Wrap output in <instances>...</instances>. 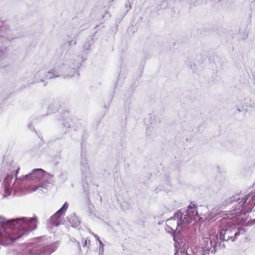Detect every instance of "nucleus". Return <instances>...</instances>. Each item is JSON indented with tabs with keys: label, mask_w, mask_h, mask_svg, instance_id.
Here are the masks:
<instances>
[{
	"label": "nucleus",
	"mask_w": 255,
	"mask_h": 255,
	"mask_svg": "<svg viewBox=\"0 0 255 255\" xmlns=\"http://www.w3.org/2000/svg\"><path fill=\"white\" fill-rule=\"evenodd\" d=\"M80 65V62L76 60L75 57L67 54L62 62L58 63L53 69L46 72V78L50 79L59 77L65 78L76 75L78 76L79 74L77 70Z\"/></svg>",
	"instance_id": "1"
},
{
	"label": "nucleus",
	"mask_w": 255,
	"mask_h": 255,
	"mask_svg": "<svg viewBox=\"0 0 255 255\" xmlns=\"http://www.w3.org/2000/svg\"><path fill=\"white\" fill-rule=\"evenodd\" d=\"M36 219L35 218H22L11 220L6 222L0 220V236L4 234H9L7 231L8 228L14 230L13 233H18V236L13 239L19 238L25 232L31 231L36 228Z\"/></svg>",
	"instance_id": "2"
},
{
	"label": "nucleus",
	"mask_w": 255,
	"mask_h": 255,
	"mask_svg": "<svg viewBox=\"0 0 255 255\" xmlns=\"http://www.w3.org/2000/svg\"><path fill=\"white\" fill-rule=\"evenodd\" d=\"M232 204L233 206H235V208L234 211L229 213L227 218L233 220L236 224H243L245 221L242 216L251 211L255 205V194H249L241 202L235 201Z\"/></svg>",
	"instance_id": "3"
},
{
	"label": "nucleus",
	"mask_w": 255,
	"mask_h": 255,
	"mask_svg": "<svg viewBox=\"0 0 255 255\" xmlns=\"http://www.w3.org/2000/svg\"><path fill=\"white\" fill-rule=\"evenodd\" d=\"M245 232V231L242 228L239 229L236 233L230 229H222L220 232V239L221 241L234 242L239 235Z\"/></svg>",
	"instance_id": "4"
},
{
	"label": "nucleus",
	"mask_w": 255,
	"mask_h": 255,
	"mask_svg": "<svg viewBox=\"0 0 255 255\" xmlns=\"http://www.w3.org/2000/svg\"><path fill=\"white\" fill-rule=\"evenodd\" d=\"M45 70L42 67H38L36 69L32 74L33 77L29 80L28 82L29 84H33L39 82H44L47 78H46Z\"/></svg>",
	"instance_id": "5"
},
{
	"label": "nucleus",
	"mask_w": 255,
	"mask_h": 255,
	"mask_svg": "<svg viewBox=\"0 0 255 255\" xmlns=\"http://www.w3.org/2000/svg\"><path fill=\"white\" fill-rule=\"evenodd\" d=\"M209 241L210 240L208 237L203 238L202 242L204 243L203 246L196 247L194 249L193 252L195 255H209L210 249L207 246Z\"/></svg>",
	"instance_id": "6"
},
{
	"label": "nucleus",
	"mask_w": 255,
	"mask_h": 255,
	"mask_svg": "<svg viewBox=\"0 0 255 255\" xmlns=\"http://www.w3.org/2000/svg\"><path fill=\"white\" fill-rule=\"evenodd\" d=\"M198 212L196 210V207L195 205H190L186 212L183 221L186 222L187 223H190L192 220L196 219V217H198Z\"/></svg>",
	"instance_id": "7"
},
{
	"label": "nucleus",
	"mask_w": 255,
	"mask_h": 255,
	"mask_svg": "<svg viewBox=\"0 0 255 255\" xmlns=\"http://www.w3.org/2000/svg\"><path fill=\"white\" fill-rule=\"evenodd\" d=\"M45 175V171L41 169H35L29 174L25 175V177L33 180L40 181Z\"/></svg>",
	"instance_id": "8"
},
{
	"label": "nucleus",
	"mask_w": 255,
	"mask_h": 255,
	"mask_svg": "<svg viewBox=\"0 0 255 255\" xmlns=\"http://www.w3.org/2000/svg\"><path fill=\"white\" fill-rule=\"evenodd\" d=\"M208 235L209 236V239L211 244H216L218 240V236L216 233L215 229L214 228L211 229L208 231Z\"/></svg>",
	"instance_id": "9"
},
{
	"label": "nucleus",
	"mask_w": 255,
	"mask_h": 255,
	"mask_svg": "<svg viewBox=\"0 0 255 255\" xmlns=\"http://www.w3.org/2000/svg\"><path fill=\"white\" fill-rule=\"evenodd\" d=\"M61 106V104L59 101H55L49 105L48 110L51 113H55L59 111Z\"/></svg>",
	"instance_id": "10"
},
{
	"label": "nucleus",
	"mask_w": 255,
	"mask_h": 255,
	"mask_svg": "<svg viewBox=\"0 0 255 255\" xmlns=\"http://www.w3.org/2000/svg\"><path fill=\"white\" fill-rule=\"evenodd\" d=\"M245 101L248 102L250 101V99H245ZM247 107H248V104L247 102H243L242 101H239L237 104V109L239 113L244 112L245 111L247 110Z\"/></svg>",
	"instance_id": "11"
},
{
	"label": "nucleus",
	"mask_w": 255,
	"mask_h": 255,
	"mask_svg": "<svg viewBox=\"0 0 255 255\" xmlns=\"http://www.w3.org/2000/svg\"><path fill=\"white\" fill-rule=\"evenodd\" d=\"M64 114V117H62V119L60 120V122L65 128H69L70 126L69 125V121H70L69 113L65 112Z\"/></svg>",
	"instance_id": "12"
},
{
	"label": "nucleus",
	"mask_w": 255,
	"mask_h": 255,
	"mask_svg": "<svg viewBox=\"0 0 255 255\" xmlns=\"http://www.w3.org/2000/svg\"><path fill=\"white\" fill-rule=\"evenodd\" d=\"M63 214L61 212H59V210L57 211V212L51 217V221L53 222V224L58 226L59 224V219Z\"/></svg>",
	"instance_id": "13"
},
{
	"label": "nucleus",
	"mask_w": 255,
	"mask_h": 255,
	"mask_svg": "<svg viewBox=\"0 0 255 255\" xmlns=\"http://www.w3.org/2000/svg\"><path fill=\"white\" fill-rule=\"evenodd\" d=\"M63 214L61 212H59V210L57 211V212L51 217V221L53 222V224L58 226L59 224V219Z\"/></svg>",
	"instance_id": "14"
},
{
	"label": "nucleus",
	"mask_w": 255,
	"mask_h": 255,
	"mask_svg": "<svg viewBox=\"0 0 255 255\" xmlns=\"http://www.w3.org/2000/svg\"><path fill=\"white\" fill-rule=\"evenodd\" d=\"M50 249V246H46L43 247L40 252L36 253V255H40L41 254L46 255V254H50L52 251H49Z\"/></svg>",
	"instance_id": "15"
},
{
	"label": "nucleus",
	"mask_w": 255,
	"mask_h": 255,
	"mask_svg": "<svg viewBox=\"0 0 255 255\" xmlns=\"http://www.w3.org/2000/svg\"><path fill=\"white\" fill-rule=\"evenodd\" d=\"M12 175H7L4 179L3 182L5 183V184L7 185V187H6L5 188V192H7L9 190L8 187L9 186V184L11 182V180L12 179Z\"/></svg>",
	"instance_id": "16"
},
{
	"label": "nucleus",
	"mask_w": 255,
	"mask_h": 255,
	"mask_svg": "<svg viewBox=\"0 0 255 255\" xmlns=\"http://www.w3.org/2000/svg\"><path fill=\"white\" fill-rule=\"evenodd\" d=\"M83 247H90V240L88 238H86L84 242L82 243Z\"/></svg>",
	"instance_id": "17"
},
{
	"label": "nucleus",
	"mask_w": 255,
	"mask_h": 255,
	"mask_svg": "<svg viewBox=\"0 0 255 255\" xmlns=\"http://www.w3.org/2000/svg\"><path fill=\"white\" fill-rule=\"evenodd\" d=\"M68 208V205H66V203H65L63 206L59 210V212H61L62 213L64 214V212L66 211Z\"/></svg>",
	"instance_id": "18"
},
{
	"label": "nucleus",
	"mask_w": 255,
	"mask_h": 255,
	"mask_svg": "<svg viewBox=\"0 0 255 255\" xmlns=\"http://www.w3.org/2000/svg\"><path fill=\"white\" fill-rule=\"evenodd\" d=\"M68 46H73L76 44V42L75 40L72 39L71 40H69L67 42Z\"/></svg>",
	"instance_id": "19"
},
{
	"label": "nucleus",
	"mask_w": 255,
	"mask_h": 255,
	"mask_svg": "<svg viewBox=\"0 0 255 255\" xmlns=\"http://www.w3.org/2000/svg\"><path fill=\"white\" fill-rule=\"evenodd\" d=\"M90 44L88 43H85V44L83 46V48L85 50H88L89 48L90 47Z\"/></svg>",
	"instance_id": "20"
},
{
	"label": "nucleus",
	"mask_w": 255,
	"mask_h": 255,
	"mask_svg": "<svg viewBox=\"0 0 255 255\" xmlns=\"http://www.w3.org/2000/svg\"><path fill=\"white\" fill-rule=\"evenodd\" d=\"M19 170V168L18 167L15 171V177L16 178V179H17V174L18 173V171Z\"/></svg>",
	"instance_id": "21"
},
{
	"label": "nucleus",
	"mask_w": 255,
	"mask_h": 255,
	"mask_svg": "<svg viewBox=\"0 0 255 255\" xmlns=\"http://www.w3.org/2000/svg\"><path fill=\"white\" fill-rule=\"evenodd\" d=\"M169 221H170V220H168V221H167V223H168V224H169Z\"/></svg>",
	"instance_id": "22"
},
{
	"label": "nucleus",
	"mask_w": 255,
	"mask_h": 255,
	"mask_svg": "<svg viewBox=\"0 0 255 255\" xmlns=\"http://www.w3.org/2000/svg\"><path fill=\"white\" fill-rule=\"evenodd\" d=\"M201 1H203V0H201ZM201 2H202V1H201ZM201 3H203L202 2H201Z\"/></svg>",
	"instance_id": "23"
}]
</instances>
